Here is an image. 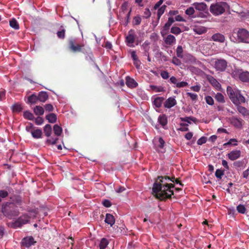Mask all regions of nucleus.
<instances>
[{
  "label": "nucleus",
  "mask_w": 249,
  "mask_h": 249,
  "mask_svg": "<svg viewBox=\"0 0 249 249\" xmlns=\"http://www.w3.org/2000/svg\"><path fill=\"white\" fill-rule=\"evenodd\" d=\"M131 9H129V4L127 2H124L121 6L119 17L122 24L126 26L129 22Z\"/></svg>",
  "instance_id": "20e7f679"
},
{
  "label": "nucleus",
  "mask_w": 249,
  "mask_h": 249,
  "mask_svg": "<svg viewBox=\"0 0 249 249\" xmlns=\"http://www.w3.org/2000/svg\"><path fill=\"white\" fill-rule=\"evenodd\" d=\"M126 84L129 88H135L137 86V83L132 78L129 77L126 78Z\"/></svg>",
  "instance_id": "4be33fe9"
},
{
  "label": "nucleus",
  "mask_w": 249,
  "mask_h": 249,
  "mask_svg": "<svg viewBox=\"0 0 249 249\" xmlns=\"http://www.w3.org/2000/svg\"><path fill=\"white\" fill-rule=\"evenodd\" d=\"M241 155V151L239 150L231 151L228 154V157L231 160H234L238 159Z\"/></svg>",
  "instance_id": "f3484780"
},
{
  "label": "nucleus",
  "mask_w": 249,
  "mask_h": 249,
  "mask_svg": "<svg viewBox=\"0 0 249 249\" xmlns=\"http://www.w3.org/2000/svg\"><path fill=\"white\" fill-rule=\"evenodd\" d=\"M170 81L171 83L175 84L176 86L177 85V84L178 83V80L175 76H172L170 78Z\"/></svg>",
  "instance_id": "774afa93"
},
{
  "label": "nucleus",
  "mask_w": 249,
  "mask_h": 249,
  "mask_svg": "<svg viewBox=\"0 0 249 249\" xmlns=\"http://www.w3.org/2000/svg\"><path fill=\"white\" fill-rule=\"evenodd\" d=\"M34 111L36 115H42L44 112V108L39 106H36L34 108Z\"/></svg>",
  "instance_id": "cd10ccee"
},
{
  "label": "nucleus",
  "mask_w": 249,
  "mask_h": 249,
  "mask_svg": "<svg viewBox=\"0 0 249 249\" xmlns=\"http://www.w3.org/2000/svg\"><path fill=\"white\" fill-rule=\"evenodd\" d=\"M231 75L235 78H239L244 82H249V72L243 71L242 70L235 69L231 73Z\"/></svg>",
  "instance_id": "0eeeda50"
},
{
  "label": "nucleus",
  "mask_w": 249,
  "mask_h": 249,
  "mask_svg": "<svg viewBox=\"0 0 249 249\" xmlns=\"http://www.w3.org/2000/svg\"><path fill=\"white\" fill-rule=\"evenodd\" d=\"M170 32L172 34H175L176 35H179L181 32V30L180 28L176 26H173L171 28Z\"/></svg>",
  "instance_id": "c9c22d12"
},
{
  "label": "nucleus",
  "mask_w": 249,
  "mask_h": 249,
  "mask_svg": "<svg viewBox=\"0 0 249 249\" xmlns=\"http://www.w3.org/2000/svg\"><path fill=\"white\" fill-rule=\"evenodd\" d=\"M215 175L217 178L221 179L224 175V172L221 170L217 169L215 171Z\"/></svg>",
  "instance_id": "8fccbe9b"
},
{
  "label": "nucleus",
  "mask_w": 249,
  "mask_h": 249,
  "mask_svg": "<svg viewBox=\"0 0 249 249\" xmlns=\"http://www.w3.org/2000/svg\"><path fill=\"white\" fill-rule=\"evenodd\" d=\"M177 55L178 57L182 58L183 57V49L182 46H178L176 50Z\"/></svg>",
  "instance_id": "37998d69"
},
{
  "label": "nucleus",
  "mask_w": 249,
  "mask_h": 249,
  "mask_svg": "<svg viewBox=\"0 0 249 249\" xmlns=\"http://www.w3.org/2000/svg\"><path fill=\"white\" fill-rule=\"evenodd\" d=\"M237 110L243 116L249 115V111L245 107L238 105H237Z\"/></svg>",
  "instance_id": "bb28decb"
},
{
  "label": "nucleus",
  "mask_w": 249,
  "mask_h": 249,
  "mask_svg": "<svg viewBox=\"0 0 249 249\" xmlns=\"http://www.w3.org/2000/svg\"><path fill=\"white\" fill-rule=\"evenodd\" d=\"M214 65L216 71H223L227 67V62L224 59H217L215 61Z\"/></svg>",
  "instance_id": "9d476101"
},
{
  "label": "nucleus",
  "mask_w": 249,
  "mask_h": 249,
  "mask_svg": "<svg viewBox=\"0 0 249 249\" xmlns=\"http://www.w3.org/2000/svg\"><path fill=\"white\" fill-rule=\"evenodd\" d=\"M44 132L45 135L47 137H50L52 132V128L51 125L49 124L45 125V126L44 127Z\"/></svg>",
  "instance_id": "393cba45"
},
{
  "label": "nucleus",
  "mask_w": 249,
  "mask_h": 249,
  "mask_svg": "<svg viewBox=\"0 0 249 249\" xmlns=\"http://www.w3.org/2000/svg\"><path fill=\"white\" fill-rule=\"evenodd\" d=\"M227 92L230 99L234 104L238 105L245 102V98L241 94L240 91L236 87H228Z\"/></svg>",
  "instance_id": "7ed1b4c3"
},
{
  "label": "nucleus",
  "mask_w": 249,
  "mask_h": 249,
  "mask_svg": "<svg viewBox=\"0 0 249 249\" xmlns=\"http://www.w3.org/2000/svg\"><path fill=\"white\" fill-rule=\"evenodd\" d=\"M10 26L15 30L19 29V25L17 21L15 18L11 19L9 21Z\"/></svg>",
  "instance_id": "473e14b6"
},
{
  "label": "nucleus",
  "mask_w": 249,
  "mask_h": 249,
  "mask_svg": "<svg viewBox=\"0 0 249 249\" xmlns=\"http://www.w3.org/2000/svg\"><path fill=\"white\" fill-rule=\"evenodd\" d=\"M193 31L198 35H201L206 32V29L203 26H194L193 28Z\"/></svg>",
  "instance_id": "412c9836"
},
{
  "label": "nucleus",
  "mask_w": 249,
  "mask_h": 249,
  "mask_svg": "<svg viewBox=\"0 0 249 249\" xmlns=\"http://www.w3.org/2000/svg\"><path fill=\"white\" fill-rule=\"evenodd\" d=\"M158 121L162 126L165 125L167 124V118L165 115L160 116L158 118Z\"/></svg>",
  "instance_id": "4c0bfd02"
},
{
  "label": "nucleus",
  "mask_w": 249,
  "mask_h": 249,
  "mask_svg": "<svg viewBox=\"0 0 249 249\" xmlns=\"http://www.w3.org/2000/svg\"><path fill=\"white\" fill-rule=\"evenodd\" d=\"M188 124L180 123V127L178 130L181 131H187L188 130Z\"/></svg>",
  "instance_id": "09e8293b"
},
{
  "label": "nucleus",
  "mask_w": 249,
  "mask_h": 249,
  "mask_svg": "<svg viewBox=\"0 0 249 249\" xmlns=\"http://www.w3.org/2000/svg\"><path fill=\"white\" fill-rule=\"evenodd\" d=\"M57 35L59 38H64L65 36V30L62 29L61 31L57 32Z\"/></svg>",
  "instance_id": "680f3d73"
},
{
  "label": "nucleus",
  "mask_w": 249,
  "mask_h": 249,
  "mask_svg": "<svg viewBox=\"0 0 249 249\" xmlns=\"http://www.w3.org/2000/svg\"><path fill=\"white\" fill-rule=\"evenodd\" d=\"M194 13L195 8L193 6V7H189L185 11V14L190 17L192 16Z\"/></svg>",
  "instance_id": "79ce46f5"
},
{
  "label": "nucleus",
  "mask_w": 249,
  "mask_h": 249,
  "mask_svg": "<svg viewBox=\"0 0 249 249\" xmlns=\"http://www.w3.org/2000/svg\"><path fill=\"white\" fill-rule=\"evenodd\" d=\"M22 244L26 247H30L36 243L34 238L32 236H28L24 238L22 240Z\"/></svg>",
  "instance_id": "4468645a"
},
{
  "label": "nucleus",
  "mask_w": 249,
  "mask_h": 249,
  "mask_svg": "<svg viewBox=\"0 0 249 249\" xmlns=\"http://www.w3.org/2000/svg\"><path fill=\"white\" fill-rule=\"evenodd\" d=\"M230 123L234 127L238 129H241L244 124V121L235 117H231L229 118Z\"/></svg>",
  "instance_id": "9b49d317"
},
{
  "label": "nucleus",
  "mask_w": 249,
  "mask_h": 249,
  "mask_svg": "<svg viewBox=\"0 0 249 249\" xmlns=\"http://www.w3.org/2000/svg\"><path fill=\"white\" fill-rule=\"evenodd\" d=\"M201 86L199 85H197L196 86H192L191 87V90L196 92H199L200 90Z\"/></svg>",
  "instance_id": "bf43d9fd"
},
{
  "label": "nucleus",
  "mask_w": 249,
  "mask_h": 249,
  "mask_svg": "<svg viewBox=\"0 0 249 249\" xmlns=\"http://www.w3.org/2000/svg\"><path fill=\"white\" fill-rule=\"evenodd\" d=\"M150 88L151 89L156 91V92H162L164 91L163 88L161 87H158L155 85H150Z\"/></svg>",
  "instance_id": "a19ab883"
},
{
  "label": "nucleus",
  "mask_w": 249,
  "mask_h": 249,
  "mask_svg": "<svg viewBox=\"0 0 249 249\" xmlns=\"http://www.w3.org/2000/svg\"><path fill=\"white\" fill-rule=\"evenodd\" d=\"M108 244V242L107 239L106 238H102L100 241L99 244V247L100 249H105L107 245Z\"/></svg>",
  "instance_id": "f704fd0d"
},
{
  "label": "nucleus",
  "mask_w": 249,
  "mask_h": 249,
  "mask_svg": "<svg viewBox=\"0 0 249 249\" xmlns=\"http://www.w3.org/2000/svg\"><path fill=\"white\" fill-rule=\"evenodd\" d=\"M163 98L157 97L154 100L153 104L156 107H160L161 106L162 103L163 101Z\"/></svg>",
  "instance_id": "2f4dec72"
},
{
  "label": "nucleus",
  "mask_w": 249,
  "mask_h": 249,
  "mask_svg": "<svg viewBox=\"0 0 249 249\" xmlns=\"http://www.w3.org/2000/svg\"><path fill=\"white\" fill-rule=\"evenodd\" d=\"M12 109L14 112H18L21 111L22 107L19 104H15L12 107Z\"/></svg>",
  "instance_id": "a18cd8bd"
},
{
  "label": "nucleus",
  "mask_w": 249,
  "mask_h": 249,
  "mask_svg": "<svg viewBox=\"0 0 249 249\" xmlns=\"http://www.w3.org/2000/svg\"><path fill=\"white\" fill-rule=\"evenodd\" d=\"M53 131L54 134L57 136H59L61 135L62 132V128L61 126L58 125V124H55L53 126Z\"/></svg>",
  "instance_id": "c85d7f7f"
},
{
  "label": "nucleus",
  "mask_w": 249,
  "mask_h": 249,
  "mask_svg": "<svg viewBox=\"0 0 249 249\" xmlns=\"http://www.w3.org/2000/svg\"><path fill=\"white\" fill-rule=\"evenodd\" d=\"M45 108L46 111H52L53 109V107L51 104H47L45 106Z\"/></svg>",
  "instance_id": "0e129e2a"
},
{
  "label": "nucleus",
  "mask_w": 249,
  "mask_h": 249,
  "mask_svg": "<svg viewBox=\"0 0 249 249\" xmlns=\"http://www.w3.org/2000/svg\"><path fill=\"white\" fill-rule=\"evenodd\" d=\"M58 138H52L48 139L47 140V142L52 144H54L56 143L57 141H58Z\"/></svg>",
  "instance_id": "e2e57ef3"
},
{
  "label": "nucleus",
  "mask_w": 249,
  "mask_h": 249,
  "mask_svg": "<svg viewBox=\"0 0 249 249\" xmlns=\"http://www.w3.org/2000/svg\"><path fill=\"white\" fill-rule=\"evenodd\" d=\"M209 81L210 82V83L215 88H216L217 89H220V84L213 77H211L209 78Z\"/></svg>",
  "instance_id": "c756f323"
},
{
  "label": "nucleus",
  "mask_w": 249,
  "mask_h": 249,
  "mask_svg": "<svg viewBox=\"0 0 249 249\" xmlns=\"http://www.w3.org/2000/svg\"><path fill=\"white\" fill-rule=\"evenodd\" d=\"M46 119L51 123H54L56 121V116L54 113H50L46 116Z\"/></svg>",
  "instance_id": "7c9ffc66"
},
{
  "label": "nucleus",
  "mask_w": 249,
  "mask_h": 249,
  "mask_svg": "<svg viewBox=\"0 0 249 249\" xmlns=\"http://www.w3.org/2000/svg\"><path fill=\"white\" fill-rule=\"evenodd\" d=\"M44 122V120L40 117H38L35 119V123L37 125H41Z\"/></svg>",
  "instance_id": "4d7b16f0"
},
{
  "label": "nucleus",
  "mask_w": 249,
  "mask_h": 249,
  "mask_svg": "<svg viewBox=\"0 0 249 249\" xmlns=\"http://www.w3.org/2000/svg\"><path fill=\"white\" fill-rule=\"evenodd\" d=\"M187 95L190 97V98L193 101H196L198 99V96L196 94L191 93V92H187Z\"/></svg>",
  "instance_id": "3c124183"
},
{
  "label": "nucleus",
  "mask_w": 249,
  "mask_h": 249,
  "mask_svg": "<svg viewBox=\"0 0 249 249\" xmlns=\"http://www.w3.org/2000/svg\"><path fill=\"white\" fill-rule=\"evenodd\" d=\"M38 100L42 102H45L48 98V95L46 92L41 91L39 93Z\"/></svg>",
  "instance_id": "b1692460"
},
{
  "label": "nucleus",
  "mask_w": 249,
  "mask_h": 249,
  "mask_svg": "<svg viewBox=\"0 0 249 249\" xmlns=\"http://www.w3.org/2000/svg\"><path fill=\"white\" fill-rule=\"evenodd\" d=\"M134 22L136 25H139L141 22V18L140 17H136L134 18Z\"/></svg>",
  "instance_id": "338daca9"
},
{
  "label": "nucleus",
  "mask_w": 249,
  "mask_h": 249,
  "mask_svg": "<svg viewBox=\"0 0 249 249\" xmlns=\"http://www.w3.org/2000/svg\"><path fill=\"white\" fill-rule=\"evenodd\" d=\"M237 211L241 213H245L246 211L245 207L243 205H239L237 207Z\"/></svg>",
  "instance_id": "de8ad7c7"
},
{
  "label": "nucleus",
  "mask_w": 249,
  "mask_h": 249,
  "mask_svg": "<svg viewBox=\"0 0 249 249\" xmlns=\"http://www.w3.org/2000/svg\"><path fill=\"white\" fill-rule=\"evenodd\" d=\"M5 91L1 89L0 91V101H2L5 98Z\"/></svg>",
  "instance_id": "69168bd1"
},
{
  "label": "nucleus",
  "mask_w": 249,
  "mask_h": 249,
  "mask_svg": "<svg viewBox=\"0 0 249 249\" xmlns=\"http://www.w3.org/2000/svg\"><path fill=\"white\" fill-rule=\"evenodd\" d=\"M212 39L214 41L223 43L225 40V37L224 35L219 33H216L213 35Z\"/></svg>",
  "instance_id": "a211bd4d"
},
{
  "label": "nucleus",
  "mask_w": 249,
  "mask_h": 249,
  "mask_svg": "<svg viewBox=\"0 0 249 249\" xmlns=\"http://www.w3.org/2000/svg\"><path fill=\"white\" fill-rule=\"evenodd\" d=\"M151 16V12L148 8H145L143 13V17L148 18Z\"/></svg>",
  "instance_id": "864d4df0"
},
{
  "label": "nucleus",
  "mask_w": 249,
  "mask_h": 249,
  "mask_svg": "<svg viewBox=\"0 0 249 249\" xmlns=\"http://www.w3.org/2000/svg\"><path fill=\"white\" fill-rule=\"evenodd\" d=\"M70 48L73 52H80L81 50V46L79 45H75L72 40L70 41Z\"/></svg>",
  "instance_id": "5701e85b"
},
{
  "label": "nucleus",
  "mask_w": 249,
  "mask_h": 249,
  "mask_svg": "<svg viewBox=\"0 0 249 249\" xmlns=\"http://www.w3.org/2000/svg\"><path fill=\"white\" fill-rule=\"evenodd\" d=\"M214 98L218 102L224 103L225 102L224 96L221 93H217Z\"/></svg>",
  "instance_id": "e433bc0d"
},
{
  "label": "nucleus",
  "mask_w": 249,
  "mask_h": 249,
  "mask_svg": "<svg viewBox=\"0 0 249 249\" xmlns=\"http://www.w3.org/2000/svg\"><path fill=\"white\" fill-rule=\"evenodd\" d=\"M228 8V5L226 2H218L211 5L210 11L214 16H217L223 14Z\"/></svg>",
  "instance_id": "39448f33"
},
{
  "label": "nucleus",
  "mask_w": 249,
  "mask_h": 249,
  "mask_svg": "<svg viewBox=\"0 0 249 249\" xmlns=\"http://www.w3.org/2000/svg\"><path fill=\"white\" fill-rule=\"evenodd\" d=\"M205 100L207 104L213 106L214 104V100L210 96H206L205 97Z\"/></svg>",
  "instance_id": "c03bdc74"
},
{
  "label": "nucleus",
  "mask_w": 249,
  "mask_h": 249,
  "mask_svg": "<svg viewBox=\"0 0 249 249\" xmlns=\"http://www.w3.org/2000/svg\"><path fill=\"white\" fill-rule=\"evenodd\" d=\"M37 212L36 210L30 212L28 214H23L20 216L16 222V225L19 227L23 224L27 223L31 218H34L36 216Z\"/></svg>",
  "instance_id": "423d86ee"
},
{
  "label": "nucleus",
  "mask_w": 249,
  "mask_h": 249,
  "mask_svg": "<svg viewBox=\"0 0 249 249\" xmlns=\"http://www.w3.org/2000/svg\"><path fill=\"white\" fill-rule=\"evenodd\" d=\"M230 38L235 43H249V32L243 28L235 29L230 35Z\"/></svg>",
  "instance_id": "f03ea898"
},
{
  "label": "nucleus",
  "mask_w": 249,
  "mask_h": 249,
  "mask_svg": "<svg viewBox=\"0 0 249 249\" xmlns=\"http://www.w3.org/2000/svg\"><path fill=\"white\" fill-rule=\"evenodd\" d=\"M180 120L182 122L187 123L188 124H191L192 122H195L196 119L192 117H181L180 118Z\"/></svg>",
  "instance_id": "72a5a7b5"
},
{
  "label": "nucleus",
  "mask_w": 249,
  "mask_h": 249,
  "mask_svg": "<svg viewBox=\"0 0 249 249\" xmlns=\"http://www.w3.org/2000/svg\"><path fill=\"white\" fill-rule=\"evenodd\" d=\"M32 136L36 139H39L41 138L42 132L41 129H36L31 132Z\"/></svg>",
  "instance_id": "a878e982"
},
{
  "label": "nucleus",
  "mask_w": 249,
  "mask_h": 249,
  "mask_svg": "<svg viewBox=\"0 0 249 249\" xmlns=\"http://www.w3.org/2000/svg\"><path fill=\"white\" fill-rule=\"evenodd\" d=\"M105 221L107 224L110 225V226H112L115 223V221L114 216L112 214L107 213Z\"/></svg>",
  "instance_id": "aec40b11"
},
{
  "label": "nucleus",
  "mask_w": 249,
  "mask_h": 249,
  "mask_svg": "<svg viewBox=\"0 0 249 249\" xmlns=\"http://www.w3.org/2000/svg\"><path fill=\"white\" fill-rule=\"evenodd\" d=\"M175 182L176 183L181 184L175 178H171L169 177H159L158 179L154 183L153 187V193L156 197L161 200L170 197L173 195V189L174 186L169 182Z\"/></svg>",
  "instance_id": "f257e3e1"
},
{
  "label": "nucleus",
  "mask_w": 249,
  "mask_h": 249,
  "mask_svg": "<svg viewBox=\"0 0 249 249\" xmlns=\"http://www.w3.org/2000/svg\"><path fill=\"white\" fill-rule=\"evenodd\" d=\"M177 104L175 97L168 98L164 102V106L165 108H170Z\"/></svg>",
  "instance_id": "2eb2a0df"
},
{
  "label": "nucleus",
  "mask_w": 249,
  "mask_h": 249,
  "mask_svg": "<svg viewBox=\"0 0 249 249\" xmlns=\"http://www.w3.org/2000/svg\"><path fill=\"white\" fill-rule=\"evenodd\" d=\"M166 7V6L165 5H163L161 7H160L159 9H158V18L159 19L160 17L161 16V15L164 13V11H165V8Z\"/></svg>",
  "instance_id": "49530a36"
},
{
  "label": "nucleus",
  "mask_w": 249,
  "mask_h": 249,
  "mask_svg": "<svg viewBox=\"0 0 249 249\" xmlns=\"http://www.w3.org/2000/svg\"><path fill=\"white\" fill-rule=\"evenodd\" d=\"M207 142V138L205 137H202L199 138L197 141V144L198 145H201Z\"/></svg>",
  "instance_id": "603ef678"
},
{
  "label": "nucleus",
  "mask_w": 249,
  "mask_h": 249,
  "mask_svg": "<svg viewBox=\"0 0 249 249\" xmlns=\"http://www.w3.org/2000/svg\"><path fill=\"white\" fill-rule=\"evenodd\" d=\"M153 143L154 144L155 148L157 151L161 153H164L165 152V150L164 148L165 142L164 140L162 139V138H155L153 141Z\"/></svg>",
  "instance_id": "6e6552de"
},
{
  "label": "nucleus",
  "mask_w": 249,
  "mask_h": 249,
  "mask_svg": "<svg viewBox=\"0 0 249 249\" xmlns=\"http://www.w3.org/2000/svg\"><path fill=\"white\" fill-rule=\"evenodd\" d=\"M172 62L177 66H179L181 64L180 61L176 57L173 58Z\"/></svg>",
  "instance_id": "13d9d810"
},
{
  "label": "nucleus",
  "mask_w": 249,
  "mask_h": 249,
  "mask_svg": "<svg viewBox=\"0 0 249 249\" xmlns=\"http://www.w3.org/2000/svg\"><path fill=\"white\" fill-rule=\"evenodd\" d=\"M188 85V83L186 82H184V81H182V82H178V83L176 85V87L177 88H183V87H186L187 85Z\"/></svg>",
  "instance_id": "6e6d98bb"
},
{
  "label": "nucleus",
  "mask_w": 249,
  "mask_h": 249,
  "mask_svg": "<svg viewBox=\"0 0 249 249\" xmlns=\"http://www.w3.org/2000/svg\"><path fill=\"white\" fill-rule=\"evenodd\" d=\"M160 75L163 79H167L169 78V73L165 71H162L160 72Z\"/></svg>",
  "instance_id": "5fc2aeb1"
},
{
  "label": "nucleus",
  "mask_w": 249,
  "mask_h": 249,
  "mask_svg": "<svg viewBox=\"0 0 249 249\" xmlns=\"http://www.w3.org/2000/svg\"><path fill=\"white\" fill-rule=\"evenodd\" d=\"M23 116L25 118L32 120L34 118V116L33 114H32L31 112H30L29 111H26L23 113Z\"/></svg>",
  "instance_id": "ea45409f"
},
{
  "label": "nucleus",
  "mask_w": 249,
  "mask_h": 249,
  "mask_svg": "<svg viewBox=\"0 0 249 249\" xmlns=\"http://www.w3.org/2000/svg\"><path fill=\"white\" fill-rule=\"evenodd\" d=\"M13 204L9 203L8 204H6L5 206L2 207V212L4 214L7 215L8 216H9L12 218L13 216L17 215L18 213L17 211L15 209L13 211H10V212H9V209L13 208Z\"/></svg>",
  "instance_id": "1a4fd4ad"
},
{
  "label": "nucleus",
  "mask_w": 249,
  "mask_h": 249,
  "mask_svg": "<svg viewBox=\"0 0 249 249\" xmlns=\"http://www.w3.org/2000/svg\"><path fill=\"white\" fill-rule=\"evenodd\" d=\"M164 36L163 37V39L165 43L168 45H173L175 44L176 42V39L175 37L172 35H168L166 36Z\"/></svg>",
  "instance_id": "dca6fc26"
},
{
  "label": "nucleus",
  "mask_w": 249,
  "mask_h": 249,
  "mask_svg": "<svg viewBox=\"0 0 249 249\" xmlns=\"http://www.w3.org/2000/svg\"><path fill=\"white\" fill-rule=\"evenodd\" d=\"M135 39V32L133 30H130L128 32V35L126 37V42L127 45L130 47H134L133 43Z\"/></svg>",
  "instance_id": "f8f14e48"
},
{
  "label": "nucleus",
  "mask_w": 249,
  "mask_h": 249,
  "mask_svg": "<svg viewBox=\"0 0 249 249\" xmlns=\"http://www.w3.org/2000/svg\"><path fill=\"white\" fill-rule=\"evenodd\" d=\"M192 5L198 11H203L207 8V5L204 2H194Z\"/></svg>",
  "instance_id": "6ab92c4d"
},
{
  "label": "nucleus",
  "mask_w": 249,
  "mask_h": 249,
  "mask_svg": "<svg viewBox=\"0 0 249 249\" xmlns=\"http://www.w3.org/2000/svg\"><path fill=\"white\" fill-rule=\"evenodd\" d=\"M28 102L32 104H35L36 103L38 100V96L36 94H33L28 97Z\"/></svg>",
  "instance_id": "58836bf2"
},
{
  "label": "nucleus",
  "mask_w": 249,
  "mask_h": 249,
  "mask_svg": "<svg viewBox=\"0 0 249 249\" xmlns=\"http://www.w3.org/2000/svg\"><path fill=\"white\" fill-rule=\"evenodd\" d=\"M237 140L236 139H231L228 142L225 143L224 144V145L231 144L232 142H235L234 143H233L234 145H237Z\"/></svg>",
  "instance_id": "052dcab7"
},
{
  "label": "nucleus",
  "mask_w": 249,
  "mask_h": 249,
  "mask_svg": "<svg viewBox=\"0 0 249 249\" xmlns=\"http://www.w3.org/2000/svg\"><path fill=\"white\" fill-rule=\"evenodd\" d=\"M175 19L172 17H169L168 18V21L163 26V30L161 31V35L163 37L165 36L168 32V30L169 29L171 25L174 22Z\"/></svg>",
  "instance_id": "ddd939ff"
}]
</instances>
